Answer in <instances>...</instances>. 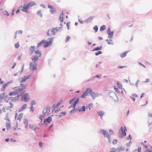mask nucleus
Returning <instances> with one entry per match:
<instances>
[{"label": "nucleus", "mask_w": 152, "mask_h": 152, "mask_svg": "<svg viewBox=\"0 0 152 152\" xmlns=\"http://www.w3.org/2000/svg\"><path fill=\"white\" fill-rule=\"evenodd\" d=\"M23 116V113H21L18 115V113H16L15 114V119L18 121H20Z\"/></svg>", "instance_id": "9"}, {"label": "nucleus", "mask_w": 152, "mask_h": 152, "mask_svg": "<svg viewBox=\"0 0 152 152\" xmlns=\"http://www.w3.org/2000/svg\"><path fill=\"white\" fill-rule=\"evenodd\" d=\"M52 120V117H49L48 118H47L46 119H45L44 122L45 123V121L47 122L48 123H50Z\"/></svg>", "instance_id": "19"}, {"label": "nucleus", "mask_w": 152, "mask_h": 152, "mask_svg": "<svg viewBox=\"0 0 152 152\" xmlns=\"http://www.w3.org/2000/svg\"><path fill=\"white\" fill-rule=\"evenodd\" d=\"M29 78V76H24L22 78V79L21 81V83H23L25 82Z\"/></svg>", "instance_id": "14"}, {"label": "nucleus", "mask_w": 152, "mask_h": 152, "mask_svg": "<svg viewBox=\"0 0 152 152\" xmlns=\"http://www.w3.org/2000/svg\"><path fill=\"white\" fill-rule=\"evenodd\" d=\"M114 89L115 90V92L117 93H120V91H121V90L119 88H117L115 86L114 87Z\"/></svg>", "instance_id": "27"}, {"label": "nucleus", "mask_w": 152, "mask_h": 152, "mask_svg": "<svg viewBox=\"0 0 152 152\" xmlns=\"http://www.w3.org/2000/svg\"><path fill=\"white\" fill-rule=\"evenodd\" d=\"M30 99V96L28 93L24 94L22 96L21 100L26 102H27L29 101Z\"/></svg>", "instance_id": "3"}, {"label": "nucleus", "mask_w": 152, "mask_h": 152, "mask_svg": "<svg viewBox=\"0 0 152 152\" xmlns=\"http://www.w3.org/2000/svg\"><path fill=\"white\" fill-rule=\"evenodd\" d=\"M93 107V104H90L89 105L88 108L89 110H90L91 108Z\"/></svg>", "instance_id": "46"}, {"label": "nucleus", "mask_w": 152, "mask_h": 152, "mask_svg": "<svg viewBox=\"0 0 152 152\" xmlns=\"http://www.w3.org/2000/svg\"><path fill=\"white\" fill-rule=\"evenodd\" d=\"M110 152H117L116 148H112Z\"/></svg>", "instance_id": "36"}, {"label": "nucleus", "mask_w": 152, "mask_h": 152, "mask_svg": "<svg viewBox=\"0 0 152 152\" xmlns=\"http://www.w3.org/2000/svg\"><path fill=\"white\" fill-rule=\"evenodd\" d=\"M70 38V37L69 36H67L66 38L65 42H68Z\"/></svg>", "instance_id": "43"}, {"label": "nucleus", "mask_w": 152, "mask_h": 152, "mask_svg": "<svg viewBox=\"0 0 152 152\" xmlns=\"http://www.w3.org/2000/svg\"><path fill=\"white\" fill-rule=\"evenodd\" d=\"M94 29L95 30V32H96L98 30V28L97 26H95L94 28Z\"/></svg>", "instance_id": "40"}, {"label": "nucleus", "mask_w": 152, "mask_h": 152, "mask_svg": "<svg viewBox=\"0 0 152 152\" xmlns=\"http://www.w3.org/2000/svg\"><path fill=\"white\" fill-rule=\"evenodd\" d=\"M28 121L26 119H24L23 120V124L26 128H27L28 126Z\"/></svg>", "instance_id": "16"}, {"label": "nucleus", "mask_w": 152, "mask_h": 152, "mask_svg": "<svg viewBox=\"0 0 152 152\" xmlns=\"http://www.w3.org/2000/svg\"><path fill=\"white\" fill-rule=\"evenodd\" d=\"M102 47L101 46V47H98L97 48H94L93 50V51H95V50H101L102 49Z\"/></svg>", "instance_id": "33"}, {"label": "nucleus", "mask_w": 152, "mask_h": 152, "mask_svg": "<svg viewBox=\"0 0 152 152\" xmlns=\"http://www.w3.org/2000/svg\"><path fill=\"white\" fill-rule=\"evenodd\" d=\"M48 8L50 9V12L52 14H54L56 12V10L53 7L50 5H48Z\"/></svg>", "instance_id": "11"}, {"label": "nucleus", "mask_w": 152, "mask_h": 152, "mask_svg": "<svg viewBox=\"0 0 152 152\" xmlns=\"http://www.w3.org/2000/svg\"><path fill=\"white\" fill-rule=\"evenodd\" d=\"M99 115L101 117V118L102 119V117L104 115V113L103 111H100L98 113Z\"/></svg>", "instance_id": "32"}, {"label": "nucleus", "mask_w": 152, "mask_h": 152, "mask_svg": "<svg viewBox=\"0 0 152 152\" xmlns=\"http://www.w3.org/2000/svg\"><path fill=\"white\" fill-rule=\"evenodd\" d=\"M5 15H6L7 16H9V14L8 13V12L7 11H5Z\"/></svg>", "instance_id": "60"}, {"label": "nucleus", "mask_w": 152, "mask_h": 152, "mask_svg": "<svg viewBox=\"0 0 152 152\" xmlns=\"http://www.w3.org/2000/svg\"><path fill=\"white\" fill-rule=\"evenodd\" d=\"M106 29V27L105 25H103L100 27V31H102Z\"/></svg>", "instance_id": "29"}, {"label": "nucleus", "mask_w": 152, "mask_h": 152, "mask_svg": "<svg viewBox=\"0 0 152 152\" xmlns=\"http://www.w3.org/2000/svg\"><path fill=\"white\" fill-rule=\"evenodd\" d=\"M34 107L33 105H31V106L30 107V109H31V110H34Z\"/></svg>", "instance_id": "59"}, {"label": "nucleus", "mask_w": 152, "mask_h": 152, "mask_svg": "<svg viewBox=\"0 0 152 152\" xmlns=\"http://www.w3.org/2000/svg\"><path fill=\"white\" fill-rule=\"evenodd\" d=\"M39 145L41 147H42L43 146L42 143L41 142H39Z\"/></svg>", "instance_id": "61"}, {"label": "nucleus", "mask_w": 152, "mask_h": 152, "mask_svg": "<svg viewBox=\"0 0 152 152\" xmlns=\"http://www.w3.org/2000/svg\"><path fill=\"white\" fill-rule=\"evenodd\" d=\"M138 151L137 152H140L141 150V148L140 147H139L138 148Z\"/></svg>", "instance_id": "57"}, {"label": "nucleus", "mask_w": 152, "mask_h": 152, "mask_svg": "<svg viewBox=\"0 0 152 152\" xmlns=\"http://www.w3.org/2000/svg\"><path fill=\"white\" fill-rule=\"evenodd\" d=\"M57 29L54 28L51 30H49L47 33V35L48 36H50V34H54L57 31Z\"/></svg>", "instance_id": "5"}, {"label": "nucleus", "mask_w": 152, "mask_h": 152, "mask_svg": "<svg viewBox=\"0 0 152 152\" xmlns=\"http://www.w3.org/2000/svg\"><path fill=\"white\" fill-rule=\"evenodd\" d=\"M8 84L7 83L4 84L2 87V88H1V91H4L5 89L6 88Z\"/></svg>", "instance_id": "21"}, {"label": "nucleus", "mask_w": 152, "mask_h": 152, "mask_svg": "<svg viewBox=\"0 0 152 152\" xmlns=\"http://www.w3.org/2000/svg\"><path fill=\"white\" fill-rule=\"evenodd\" d=\"M86 107L84 106H83L80 109V110H79V111H84L85 110Z\"/></svg>", "instance_id": "35"}, {"label": "nucleus", "mask_w": 152, "mask_h": 152, "mask_svg": "<svg viewBox=\"0 0 152 152\" xmlns=\"http://www.w3.org/2000/svg\"><path fill=\"white\" fill-rule=\"evenodd\" d=\"M36 4V3L35 2H31L27 4V5H28V6L29 8L30 7H31L34 5H35Z\"/></svg>", "instance_id": "25"}, {"label": "nucleus", "mask_w": 152, "mask_h": 152, "mask_svg": "<svg viewBox=\"0 0 152 152\" xmlns=\"http://www.w3.org/2000/svg\"><path fill=\"white\" fill-rule=\"evenodd\" d=\"M10 141L11 142H16V140H14L13 138H10Z\"/></svg>", "instance_id": "50"}, {"label": "nucleus", "mask_w": 152, "mask_h": 152, "mask_svg": "<svg viewBox=\"0 0 152 152\" xmlns=\"http://www.w3.org/2000/svg\"><path fill=\"white\" fill-rule=\"evenodd\" d=\"M9 104L10 105V106L9 107V108H13V104L11 102H10Z\"/></svg>", "instance_id": "41"}, {"label": "nucleus", "mask_w": 152, "mask_h": 152, "mask_svg": "<svg viewBox=\"0 0 152 152\" xmlns=\"http://www.w3.org/2000/svg\"><path fill=\"white\" fill-rule=\"evenodd\" d=\"M38 57L36 55L33 56L31 58L32 61L34 62L37 61L38 60Z\"/></svg>", "instance_id": "15"}, {"label": "nucleus", "mask_w": 152, "mask_h": 152, "mask_svg": "<svg viewBox=\"0 0 152 152\" xmlns=\"http://www.w3.org/2000/svg\"><path fill=\"white\" fill-rule=\"evenodd\" d=\"M107 32L108 34V38H112L113 35V32L111 31L110 28H109L107 29Z\"/></svg>", "instance_id": "12"}, {"label": "nucleus", "mask_w": 152, "mask_h": 152, "mask_svg": "<svg viewBox=\"0 0 152 152\" xmlns=\"http://www.w3.org/2000/svg\"><path fill=\"white\" fill-rule=\"evenodd\" d=\"M117 152H120L124 150L123 148L121 147H118L116 148Z\"/></svg>", "instance_id": "28"}, {"label": "nucleus", "mask_w": 152, "mask_h": 152, "mask_svg": "<svg viewBox=\"0 0 152 152\" xmlns=\"http://www.w3.org/2000/svg\"><path fill=\"white\" fill-rule=\"evenodd\" d=\"M100 132L101 133H103L105 137H107L109 139L110 138L109 135L106 130L103 129H101Z\"/></svg>", "instance_id": "10"}, {"label": "nucleus", "mask_w": 152, "mask_h": 152, "mask_svg": "<svg viewBox=\"0 0 152 152\" xmlns=\"http://www.w3.org/2000/svg\"><path fill=\"white\" fill-rule=\"evenodd\" d=\"M127 139L128 140H131L132 139V137L130 135H129V136L128 137Z\"/></svg>", "instance_id": "56"}, {"label": "nucleus", "mask_w": 152, "mask_h": 152, "mask_svg": "<svg viewBox=\"0 0 152 152\" xmlns=\"http://www.w3.org/2000/svg\"><path fill=\"white\" fill-rule=\"evenodd\" d=\"M106 41L108 42L107 43L109 45H113V42L112 39H110L109 40L107 39Z\"/></svg>", "instance_id": "30"}, {"label": "nucleus", "mask_w": 152, "mask_h": 152, "mask_svg": "<svg viewBox=\"0 0 152 152\" xmlns=\"http://www.w3.org/2000/svg\"><path fill=\"white\" fill-rule=\"evenodd\" d=\"M102 53V52L101 51H98L97 53H95V54L96 56H98L99 54H101Z\"/></svg>", "instance_id": "44"}, {"label": "nucleus", "mask_w": 152, "mask_h": 152, "mask_svg": "<svg viewBox=\"0 0 152 152\" xmlns=\"http://www.w3.org/2000/svg\"><path fill=\"white\" fill-rule=\"evenodd\" d=\"M26 87V86L23 87L21 88H18L16 90V92H10L9 94V95L10 96H11L12 95L13 96H15L17 95V94L18 93H19L20 92H21L23 91L25 88Z\"/></svg>", "instance_id": "2"}, {"label": "nucleus", "mask_w": 152, "mask_h": 152, "mask_svg": "<svg viewBox=\"0 0 152 152\" xmlns=\"http://www.w3.org/2000/svg\"><path fill=\"white\" fill-rule=\"evenodd\" d=\"M15 47L16 48H18L20 46V45L19 44V42H18L17 43H16L15 44Z\"/></svg>", "instance_id": "38"}, {"label": "nucleus", "mask_w": 152, "mask_h": 152, "mask_svg": "<svg viewBox=\"0 0 152 152\" xmlns=\"http://www.w3.org/2000/svg\"><path fill=\"white\" fill-rule=\"evenodd\" d=\"M59 20L61 21V23H63L64 21L63 14V13L60 15Z\"/></svg>", "instance_id": "23"}, {"label": "nucleus", "mask_w": 152, "mask_h": 152, "mask_svg": "<svg viewBox=\"0 0 152 152\" xmlns=\"http://www.w3.org/2000/svg\"><path fill=\"white\" fill-rule=\"evenodd\" d=\"M131 141H130L129 142V143H128L126 144V145L127 146H130V143L131 142Z\"/></svg>", "instance_id": "62"}, {"label": "nucleus", "mask_w": 152, "mask_h": 152, "mask_svg": "<svg viewBox=\"0 0 152 152\" xmlns=\"http://www.w3.org/2000/svg\"><path fill=\"white\" fill-rule=\"evenodd\" d=\"M35 104V102L34 100H33L31 102V105L33 106V105H34Z\"/></svg>", "instance_id": "52"}, {"label": "nucleus", "mask_w": 152, "mask_h": 152, "mask_svg": "<svg viewBox=\"0 0 152 152\" xmlns=\"http://www.w3.org/2000/svg\"><path fill=\"white\" fill-rule=\"evenodd\" d=\"M130 97L134 101L135 100V97H134V96H132V95L131 96H130Z\"/></svg>", "instance_id": "55"}, {"label": "nucleus", "mask_w": 152, "mask_h": 152, "mask_svg": "<svg viewBox=\"0 0 152 152\" xmlns=\"http://www.w3.org/2000/svg\"><path fill=\"white\" fill-rule=\"evenodd\" d=\"M117 140H113V144H115L117 143Z\"/></svg>", "instance_id": "49"}, {"label": "nucleus", "mask_w": 152, "mask_h": 152, "mask_svg": "<svg viewBox=\"0 0 152 152\" xmlns=\"http://www.w3.org/2000/svg\"><path fill=\"white\" fill-rule=\"evenodd\" d=\"M37 64V63L33 64L32 62H30V69L32 71L36 70Z\"/></svg>", "instance_id": "8"}, {"label": "nucleus", "mask_w": 152, "mask_h": 152, "mask_svg": "<svg viewBox=\"0 0 152 152\" xmlns=\"http://www.w3.org/2000/svg\"><path fill=\"white\" fill-rule=\"evenodd\" d=\"M10 100L11 101L13 102H15L16 100L13 97H10L9 98Z\"/></svg>", "instance_id": "39"}, {"label": "nucleus", "mask_w": 152, "mask_h": 152, "mask_svg": "<svg viewBox=\"0 0 152 152\" xmlns=\"http://www.w3.org/2000/svg\"><path fill=\"white\" fill-rule=\"evenodd\" d=\"M132 96H133L134 97H137V95L136 94H134L132 95Z\"/></svg>", "instance_id": "64"}, {"label": "nucleus", "mask_w": 152, "mask_h": 152, "mask_svg": "<svg viewBox=\"0 0 152 152\" xmlns=\"http://www.w3.org/2000/svg\"><path fill=\"white\" fill-rule=\"evenodd\" d=\"M140 82V80L139 79H138L137 80L135 83V86H137V87L138 86V83Z\"/></svg>", "instance_id": "42"}, {"label": "nucleus", "mask_w": 152, "mask_h": 152, "mask_svg": "<svg viewBox=\"0 0 152 152\" xmlns=\"http://www.w3.org/2000/svg\"><path fill=\"white\" fill-rule=\"evenodd\" d=\"M35 46H31L30 48V50L31 51V52L32 53H33V52H34V49H35Z\"/></svg>", "instance_id": "34"}, {"label": "nucleus", "mask_w": 152, "mask_h": 152, "mask_svg": "<svg viewBox=\"0 0 152 152\" xmlns=\"http://www.w3.org/2000/svg\"><path fill=\"white\" fill-rule=\"evenodd\" d=\"M42 11L41 10L38 11L37 12V14L41 17L42 16V14L41 13Z\"/></svg>", "instance_id": "37"}, {"label": "nucleus", "mask_w": 152, "mask_h": 152, "mask_svg": "<svg viewBox=\"0 0 152 152\" xmlns=\"http://www.w3.org/2000/svg\"><path fill=\"white\" fill-rule=\"evenodd\" d=\"M53 42V39L52 38H49L46 40H42L41 42L38 43L37 48L42 45H43L45 48L48 47L52 45Z\"/></svg>", "instance_id": "1"}, {"label": "nucleus", "mask_w": 152, "mask_h": 152, "mask_svg": "<svg viewBox=\"0 0 152 152\" xmlns=\"http://www.w3.org/2000/svg\"><path fill=\"white\" fill-rule=\"evenodd\" d=\"M129 52V51H127L123 53L121 55V58H123L125 57L126 55H127V53Z\"/></svg>", "instance_id": "24"}, {"label": "nucleus", "mask_w": 152, "mask_h": 152, "mask_svg": "<svg viewBox=\"0 0 152 152\" xmlns=\"http://www.w3.org/2000/svg\"><path fill=\"white\" fill-rule=\"evenodd\" d=\"M126 67V66H118V68H119V69H121V68H125Z\"/></svg>", "instance_id": "54"}, {"label": "nucleus", "mask_w": 152, "mask_h": 152, "mask_svg": "<svg viewBox=\"0 0 152 152\" xmlns=\"http://www.w3.org/2000/svg\"><path fill=\"white\" fill-rule=\"evenodd\" d=\"M29 8V7L27 4L26 5H24L23 7V9L22 10L25 12H27Z\"/></svg>", "instance_id": "17"}, {"label": "nucleus", "mask_w": 152, "mask_h": 152, "mask_svg": "<svg viewBox=\"0 0 152 152\" xmlns=\"http://www.w3.org/2000/svg\"><path fill=\"white\" fill-rule=\"evenodd\" d=\"M5 119L7 121V123L10 122V120L7 117H6Z\"/></svg>", "instance_id": "48"}, {"label": "nucleus", "mask_w": 152, "mask_h": 152, "mask_svg": "<svg viewBox=\"0 0 152 152\" xmlns=\"http://www.w3.org/2000/svg\"><path fill=\"white\" fill-rule=\"evenodd\" d=\"M43 118V116L42 115H40L39 118L41 120V121H42V118Z\"/></svg>", "instance_id": "63"}, {"label": "nucleus", "mask_w": 152, "mask_h": 152, "mask_svg": "<svg viewBox=\"0 0 152 152\" xmlns=\"http://www.w3.org/2000/svg\"><path fill=\"white\" fill-rule=\"evenodd\" d=\"M92 90L90 88H88L86 92L83 94L81 97L83 98H84L87 96H88L90 94H91L92 92Z\"/></svg>", "instance_id": "6"}, {"label": "nucleus", "mask_w": 152, "mask_h": 152, "mask_svg": "<svg viewBox=\"0 0 152 152\" xmlns=\"http://www.w3.org/2000/svg\"><path fill=\"white\" fill-rule=\"evenodd\" d=\"M117 86L121 90V93H122V85L119 82H118L117 83Z\"/></svg>", "instance_id": "20"}, {"label": "nucleus", "mask_w": 152, "mask_h": 152, "mask_svg": "<svg viewBox=\"0 0 152 152\" xmlns=\"http://www.w3.org/2000/svg\"><path fill=\"white\" fill-rule=\"evenodd\" d=\"M22 55V54H20L18 56V59L19 60H21Z\"/></svg>", "instance_id": "51"}, {"label": "nucleus", "mask_w": 152, "mask_h": 152, "mask_svg": "<svg viewBox=\"0 0 152 152\" xmlns=\"http://www.w3.org/2000/svg\"><path fill=\"white\" fill-rule=\"evenodd\" d=\"M29 127L30 128L32 129H34V131H35V130L37 129H38V128L37 127H36V126H34L33 125H29Z\"/></svg>", "instance_id": "26"}, {"label": "nucleus", "mask_w": 152, "mask_h": 152, "mask_svg": "<svg viewBox=\"0 0 152 152\" xmlns=\"http://www.w3.org/2000/svg\"><path fill=\"white\" fill-rule=\"evenodd\" d=\"M62 101L61 102H59L56 105V106L55 107H58L62 103Z\"/></svg>", "instance_id": "47"}, {"label": "nucleus", "mask_w": 152, "mask_h": 152, "mask_svg": "<svg viewBox=\"0 0 152 152\" xmlns=\"http://www.w3.org/2000/svg\"><path fill=\"white\" fill-rule=\"evenodd\" d=\"M79 98L77 99V100L75 101L73 104L69 107V108H73L74 109L73 110H72L71 111L70 113H73L75 111V107L76 105L79 102Z\"/></svg>", "instance_id": "4"}, {"label": "nucleus", "mask_w": 152, "mask_h": 152, "mask_svg": "<svg viewBox=\"0 0 152 152\" xmlns=\"http://www.w3.org/2000/svg\"><path fill=\"white\" fill-rule=\"evenodd\" d=\"M70 22H67L66 23V25L67 27H68V29H69V26Z\"/></svg>", "instance_id": "53"}, {"label": "nucleus", "mask_w": 152, "mask_h": 152, "mask_svg": "<svg viewBox=\"0 0 152 152\" xmlns=\"http://www.w3.org/2000/svg\"><path fill=\"white\" fill-rule=\"evenodd\" d=\"M150 81V80L149 79H146L145 81V82L146 83H148Z\"/></svg>", "instance_id": "58"}, {"label": "nucleus", "mask_w": 152, "mask_h": 152, "mask_svg": "<svg viewBox=\"0 0 152 152\" xmlns=\"http://www.w3.org/2000/svg\"><path fill=\"white\" fill-rule=\"evenodd\" d=\"M124 128L125 129H124L122 127H121L119 130V133L121 135V137L125 136L126 135L125 131L126 129L125 126L124 127Z\"/></svg>", "instance_id": "7"}, {"label": "nucleus", "mask_w": 152, "mask_h": 152, "mask_svg": "<svg viewBox=\"0 0 152 152\" xmlns=\"http://www.w3.org/2000/svg\"><path fill=\"white\" fill-rule=\"evenodd\" d=\"M91 97L93 98V99H94L96 97L98 96L97 94L96 93L92 91L91 93Z\"/></svg>", "instance_id": "18"}, {"label": "nucleus", "mask_w": 152, "mask_h": 152, "mask_svg": "<svg viewBox=\"0 0 152 152\" xmlns=\"http://www.w3.org/2000/svg\"><path fill=\"white\" fill-rule=\"evenodd\" d=\"M27 104H24L18 110L19 112L25 110L27 107Z\"/></svg>", "instance_id": "13"}, {"label": "nucleus", "mask_w": 152, "mask_h": 152, "mask_svg": "<svg viewBox=\"0 0 152 152\" xmlns=\"http://www.w3.org/2000/svg\"><path fill=\"white\" fill-rule=\"evenodd\" d=\"M35 54H37L39 55L38 56L40 57L41 56V51H39V50H37L35 51Z\"/></svg>", "instance_id": "31"}, {"label": "nucleus", "mask_w": 152, "mask_h": 152, "mask_svg": "<svg viewBox=\"0 0 152 152\" xmlns=\"http://www.w3.org/2000/svg\"><path fill=\"white\" fill-rule=\"evenodd\" d=\"M6 129L7 130H8L10 129L11 127V125L10 122L7 123H6Z\"/></svg>", "instance_id": "22"}, {"label": "nucleus", "mask_w": 152, "mask_h": 152, "mask_svg": "<svg viewBox=\"0 0 152 152\" xmlns=\"http://www.w3.org/2000/svg\"><path fill=\"white\" fill-rule=\"evenodd\" d=\"M75 98H74L72 99H71V100H70L69 102V104L72 103V102H73L75 101Z\"/></svg>", "instance_id": "45"}]
</instances>
